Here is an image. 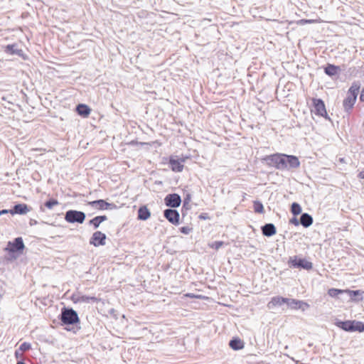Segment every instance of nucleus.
<instances>
[{"label":"nucleus","instance_id":"f3484780","mask_svg":"<svg viewBox=\"0 0 364 364\" xmlns=\"http://www.w3.org/2000/svg\"><path fill=\"white\" fill-rule=\"evenodd\" d=\"M357 98L355 97L350 96L347 95L346 97L343 102V106L345 112L349 113L353 109Z\"/></svg>","mask_w":364,"mask_h":364},{"label":"nucleus","instance_id":"a211bd4d","mask_svg":"<svg viewBox=\"0 0 364 364\" xmlns=\"http://www.w3.org/2000/svg\"><path fill=\"white\" fill-rule=\"evenodd\" d=\"M183 161H184L183 159L179 160V159H175L173 158H170L169 166L173 171L181 172L183 169Z\"/></svg>","mask_w":364,"mask_h":364},{"label":"nucleus","instance_id":"f8f14e48","mask_svg":"<svg viewBox=\"0 0 364 364\" xmlns=\"http://www.w3.org/2000/svg\"><path fill=\"white\" fill-rule=\"evenodd\" d=\"M286 169L296 168L300 166V161L296 156L284 154Z\"/></svg>","mask_w":364,"mask_h":364},{"label":"nucleus","instance_id":"c03bdc74","mask_svg":"<svg viewBox=\"0 0 364 364\" xmlns=\"http://www.w3.org/2000/svg\"><path fill=\"white\" fill-rule=\"evenodd\" d=\"M9 213H10L9 210H6V209L1 210H0V216L3 214H6Z\"/></svg>","mask_w":364,"mask_h":364},{"label":"nucleus","instance_id":"20e7f679","mask_svg":"<svg viewBox=\"0 0 364 364\" xmlns=\"http://www.w3.org/2000/svg\"><path fill=\"white\" fill-rule=\"evenodd\" d=\"M290 267L309 270L312 269L313 264L305 259L299 258L297 256L290 257L288 261Z\"/></svg>","mask_w":364,"mask_h":364},{"label":"nucleus","instance_id":"6ab92c4d","mask_svg":"<svg viewBox=\"0 0 364 364\" xmlns=\"http://www.w3.org/2000/svg\"><path fill=\"white\" fill-rule=\"evenodd\" d=\"M262 232L266 237H272L277 232V229L273 223H267L262 227Z\"/></svg>","mask_w":364,"mask_h":364},{"label":"nucleus","instance_id":"c9c22d12","mask_svg":"<svg viewBox=\"0 0 364 364\" xmlns=\"http://www.w3.org/2000/svg\"><path fill=\"white\" fill-rule=\"evenodd\" d=\"M345 291H346L345 293L348 294L350 296H358V295L360 294V291L359 290H349V289H346Z\"/></svg>","mask_w":364,"mask_h":364},{"label":"nucleus","instance_id":"412c9836","mask_svg":"<svg viewBox=\"0 0 364 364\" xmlns=\"http://www.w3.org/2000/svg\"><path fill=\"white\" fill-rule=\"evenodd\" d=\"M5 53L9 55H23V50L18 49L16 44L7 45L5 48Z\"/></svg>","mask_w":364,"mask_h":364},{"label":"nucleus","instance_id":"ea45409f","mask_svg":"<svg viewBox=\"0 0 364 364\" xmlns=\"http://www.w3.org/2000/svg\"><path fill=\"white\" fill-rule=\"evenodd\" d=\"M98 219V220L102 223V222L105 221L107 220V218L106 215H99V216H96Z\"/></svg>","mask_w":364,"mask_h":364},{"label":"nucleus","instance_id":"f03ea898","mask_svg":"<svg viewBox=\"0 0 364 364\" xmlns=\"http://www.w3.org/2000/svg\"><path fill=\"white\" fill-rule=\"evenodd\" d=\"M336 326L342 330L347 332H363L364 331V323L358 321H336L335 323Z\"/></svg>","mask_w":364,"mask_h":364},{"label":"nucleus","instance_id":"7ed1b4c3","mask_svg":"<svg viewBox=\"0 0 364 364\" xmlns=\"http://www.w3.org/2000/svg\"><path fill=\"white\" fill-rule=\"evenodd\" d=\"M267 164L275 167L277 169L284 170L286 169V164L284 161V154H274L267 156L264 158Z\"/></svg>","mask_w":364,"mask_h":364},{"label":"nucleus","instance_id":"72a5a7b5","mask_svg":"<svg viewBox=\"0 0 364 364\" xmlns=\"http://www.w3.org/2000/svg\"><path fill=\"white\" fill-rule=\"evenodd\" d=\"M223 244L224 243L222 241H215L210 245V247L218 250L223 245Z\"/></svg>","mask_w":364,"mask_h":364},{"label":"nucleus","instance_id":"e433bc0d","mask_svg":"<svg viewBox=\"0 0 364 364\" xmlns=\"http://www.w3.org/2000/svg\"><path fill=\"white\" fill-rule=\"evenodd\" d=\"M15 357L18 360H23V353L22 352L18 349L15 351Z\"/></svg>","mask_w":364,"mask_h":364},{"label":"nucleus","instance_id":"1a4fd4ad","mask_svg":"<svg viewBox=\"0 0 364 364\" xmlns=\"http://www.w3.org/2000/svg\"><path fill=\"white\" fill-rule=\"evenodd\" d=\"M165 205L171 208H176L180 206L181 198L177 193L168 194L164 198Z\"/></svg>","mask_w":364,"mask_h":364},{"label":"nucleus","instance_id":"a878e982","mask_svg":"<svg viewBox=\"0 0 364 364\" xmlns=\"http://www.w3.org/2000/svg\"><path fill=\"white\" fill-rule=\"evenodd\" d=\"M100 299L95 296L82 295L80 296L81 303H97Z\"/></svg>","mask_w":364,"mask_h":364},{"label":"nucleus","instance_id":"7c9ffc66","mask_svg":"<svg viewBox=\"0 0 364 364\" xmlns=\"http://www.w3.org/2000/svg\"><path fill=\"white\" fill-rule=\"evenodd\" d=\"M89 224L90 225H92L95 229H97L99 228L101 223L98 220L97 217H95L94 218L89 221Z\"/></svg>","mask_w":364,"mask_h":364},{"label":"nucleus","instance_id":"a18cd8bd","mask_svg":"<svg viewBox=\"0 0 364 364\" xmlns=\"http://www.w3.org/2000/svg\"><path fill=\"white\" fill-rule=\"evenodd\" d=\"M358 177H359L360 178L364 179V171H360V172L359 173V174H358Z\"/></svg>","mask_w":364,"mask_h":364},{"label":"nucleus","instance_id":"2f4dec72","mask_svg":"<svg viewBox=\"0 0 364 364\" xmlns=\"http://www.w3.org/2000/svg\"><path fill=\"white\" fill-rule=\"evenodd\" d=\"M58 205V202L57 200L50 198L47 200V208H52L54 205Z\"/></svg>","mask_w":364,"mask_h":364},{"label":"nucleus","instance_id":"6e6552de","mask_svg":"<svg viewBox=\"0 0 364 364\" xmlns=\"http://www.w3.org/2000/svg\"><path fill=\"white\" fill-rule=\"evenodd\" d=\"M87 205L98 210H112L117 208L114 203H109L103 199L90 201Z\"/></svg>","mask_w":364,"mask_h":364},{"label":"nucleus","instance_id":"c756f323","mask_svg":"<svg viewBox=\"0 0 364 364\" xmlns=\"http://www.w3.org/2000/svg\"><path fill=\"white\" fill-rule=\"evenodd\" d=\"M31 348V345L30 343H27V342H23V343H21L18 348V349L21 351V352H26L28 350H30Z\"/></svg>","mask_w":364,"mask_h":364},{"label":"nucleus","instance_id":"423d86ee","mask_svg":"<svg viewBox=\"0 0 364 364\" xmlns=\"http://www.w3.org/2000/svg\"><path fill=\"white\" fill-rule=\"evenodd\" d=\"M24 247L25 246L22 237H18L15 238L13 241H9L5 250L10 254H14L16 252H22Z\"/></svg>","mask_w":364,"mask_h":364},{"label":"nucleus","instance_id":"79ce46f5","mask_svg":"<svg viewBox=\"0 0 364 364\" xmlns=\"http://www.w3.org/2000/svg\"><path fill=\"white\" fill-rule=\"evenodd\" d=\"M360 100L361 102H364V88L361 90V92L360 95Z\"/></svg>","mask_w":364,"mask_h":364},{"label":"nucleus","instance_id":"9d476101","mask_svg":"<svg viewBox=\"0 0 364 364\" xmlns=\"http://www.w3.org/2000/svg\"><path fill=\"white\" fill-rule=\"evenodd\" d=\"M164 218L173 225H178L180 215L177 210L173 208H168L164 211Z\"/></svg>","mask_w":364,"mask_h":364},{"label":"nucleus","instance_id":"5701e85b","mask_svg":"<svg viewBox=\"0 0 364 364\" xmlns=\"http://www.w3.org/2000/svg\"><path fill=\"white\" fill-rule=\"evenodd\" d=\"M360 88V82L359 81H354L347 92V95L357 98L359 90Z\"/></svg>","mask_w":364,"mask_h":364},{"label":"nucleus","instance_id":"4be33fe9","mask_svg":"<svg viewBox=\"0 0 364 364\" xmlns=\"http://www.w3.org/2000/svg\"><path fill=\"white\" fill-rule=\"evenodd\" d=\"M151 216V213L146 206L143 205L139 207L138 209V217L137 218L141 220H146Z\"/></svg>","mask_w":364,"mask_h":364},{"label":"nucleus","instance_id":"b1692460","mask_svg":"<svg viewBox=\"0 0 364 364\" xmlns=\"http://www.w3.org/2000/svg\"><path fill=\"white\" fill-rule=\"evenodd\" d=\"M229 346L232 349L238 350L244 348V343L239 338H233L230 341Z\"/></svg>","mask_w":364,"mask_h":364},{"label":"nucleus","instance_id":"2eb2a0df","mask_svg":"<svg viewBox=\"0 0 364 364\" xmlns=\"http://www.w3.org/2000/svg\"><path fill=\"white\" fill-rule=\"evenodd\" d=\"M324 73L329 77L338 75L341 72L340 66L328 63L323 68Z\"/></svg>","mask_w":364,"mask_h":364},{"label":"nucleus","instance_id":"49530a36","mask_svg":"<svg viewBox=\"0 0 364 364\" xmlns=\"http://www.w3.org/2000/svg\"><path fill=\"white\" fill-rule=\"evenodd\" d=\"M17 364H26L23 362V360H18Z\"/></svg>","mask_w":364,"mask_h":364},{"label":"nucleus","instance_id":"f704fd0d","mask_svg":"<svg viewBox=\"0 0 364 364\" xmlns=\"http://www.w3.org/2000/svg\"><path fill=\"white\" fill-rule=\"evenodd\" d=\"M82 296V295H80V293L74 294L72 296V300L73 301L74 303H81V301H80V296Z\"/></svg>","mask_w":364,"mask_h":364},{"label":"nucleus","instance_id":"473e14b6","mask_svg":"<svg viewBox=\"0 0 364 364\" xmlns=\"http://www.w3.org/2000/svg\"><path fill=\"white\" fill-rule=\"evenodd\" d=\"M179 230L183 234L188 235L192 231V228L188 226H183L180 228Z\"/></svg>","mask_w":364,"mask_h":364},{"label":"nucleus","instance_id":"39448f33","mask_svg":"<svg viewBox=\"0 0 364 364\" xmlns=\"http://www.w3.org/2000/svg\"><path fill=\"white\" fill-rule=\"evenodd\" d=\"M85 213L75 210H69L65 213V220L70 223H82L85 219Z\"/></svg>","mask_w":364,"mask_h":364},{"label":"nucleus","instance_id":"37998d69","mask_svg":"<svg viewBox=\"0 0 364 364\" xmlns=\"http://www.w3.org/2000/svg\"><path fill=\"white\" fill-rule=\"evenodd\" d=\"M38 223V221L35 219H31L29 221L30 225L33 226L34 225H36Z\"/></svg>","mask_w":364,"mask_h":364},{"label":"nucleus","instance_id":"4468645a","mask_svg":"<svg viewBox=\"0 0 364 364\" xmlns=\"http://www.w3.org/2000/svg\"><path fill=\"white\" fill-rule=\"evenodd\" d=\"M289 298H284L280 296H274L267 304V308L272 309L275 306H280L284 304L287 305Z\"/></svg>","mask_w":364,"mask_h":364},{"label":"nucleus","instance_id":"4c0bfd02","mask_svg":"<svg viewBox=\"0 0 364 364\" xmlns=\"http://www.w3.org/2000/svg\"><path fill=\"white\" fill-rule=\"evenodd\" d=\"M190 200H191V195L190 194H187L186 196L183 199V207L185 208L187 205H188Z\"/></svg>","mask_w":364,"mask_h":364},{"label":"nucleus","instance_id":"0eeeda50","mask_svg":"<svg viewBox=\"0 0 364 364\" xmlns=\"http://www.w3.org/2000/svg\"><path fill=\"white\" fill-rule=\"evenodd\" d=\"M314 112L316 115L330 119L326 109L324 102L321 99L313 98Z\"/></svg>","mask_w":364,"mask_h":364},{"label":"nucleus","instance_id":"393cba45","mask_svg":"<svg viewBox=\"0 0 364 364\" xmlns=\"http://www.w3.org/2000/svg\"><path fill=\"white\" fill-rule=\"evenodd\" d=\"M76 112L79 115L86 117L90 114L91 109L85 104H79L76 107Z\"/></svg>","mask_w":364,"mask_h":364},{"label":"nucleus","instance_id":"a19ab883","mask_svg":"<svg viewBox=\"0 0 364 364\" xmlns=\"http://www.w3.org/2000/svg\"><path fill=\"white\" fill-rule=\"evenodd\" d=\"M199 218L200 219H203V220L208 219V214L207 213H202V214H200L199 215Z\"/></svg>","mask_w":364,"mask_h":364},{"label":"nucleus","instance_id":"58836bf2","mask_svg":"<svg viewBox=\"0 0 364 364\" xmlns=\"http://www.w3.org/2000/svg\"><path fill=\"white\" fill-rule=\"evenodd\" d=\"M289 223L296 225V226H298L299 225H301L300 224V220H298L296 218L294 217L292 218L290 220H289Z\"/></svg>","mask_w":364,"mask_h":364},{"label":"nucleus","instance_id":"ddd939ff","mask_svg":"<svg viewBox=\"0 0 364 364\" xmlns=\"http://www.w3.org/2000/svg\"><path fill=\"white\" fill-rule=\"evenodd\" d=\"M287 306L293 309H301L303 311L309 308V304L306 302L294 299H289Z\"/></svg>","mask_w":364,"mask_h":364},{"label":"nucleus","instance_id":"c85d7f7f","mask_svg":"<svg viewBox=\"0 0 364 364\" xmlns=\"http://www.w3.org/2000/svg\"><path fill=\"white\" fill-rule=\"evenodd\" d=\"M254 210L257 213H264V206L262 203L259 200L254 201L253 204Z\"/></svg>","mask_w":364,"mask_h":364},{"label":"nucleus","instance_id":"cd10ccee","mask_svg":"<svg viewBox=\"0 0 364 364\" xmlns=\"http://www.w3.org/2000/svg\"><path fill=\"white\" fill-rule=\"evenodd\" d=\"M346 292L345 290L331 288L328 289V294L331 297H337L340 294H343Z\"/></svg>","mask_w":364,"mask_h":364},{"label":"nucleus","instance_id":"bb28decb","mask_svg":"<svg viewBox=\"0 0 364 364\" xmlns=\"http://www.w3.org/2000/svg\"><path fill=\"white\" fill-rule=\"evenodd\" d=\"M291 212L294 216L299 215L301 213V205L298 203L294 202L291 206Z\"/></svg>","mask_w":364,"mask_h":364},{"label":"nucleus","instance_id":"9b49d317","mask_svg":"<svg viewBox=\"0 0 364 364\" xmlns=\"http://www.w3.org/2000/svg\"><path fill=\"white\" fill-rule=\"evenodd\" d=\"M107 236L105 233L101 231L95 232L90 239V244L95 246H103L105 245Z\"/></svg>","mask_w":364,"mask_h":364},{"label":"nucleus","instance_id":"aec40b11","mask_svg":"<svg viewBox=\"0 0 364 364\" xmlns=\"http://www.w3.org/2000/svg\"><path fill=\"white\" fill-rule=\"evenodd\" d=\"M300 224L304 228H309L311 226L313 223V218L311 215H309L307 213H304L301 215L300 217Z\"/></svg>","mask_w":364,"mask_h":364},{"label":"nucleus","instance_id":"f257e3e1","mask_svg":"<svg viewBox=\"0 0 364 364\" xmlns=\"http://www.w3.org/2000/svg\"><path fill=\"white\" fill-rule=\"evenodd\" d=\"M63 325L72 326L71 328H65L68 331L77 334L81 329L80 320L76 311L72 308L63 307L58 316Z\"/></svg>","mask_w":364,"mask_h":364},{"label":"nucleus","instance_id":"dca6fc26","mask_svg":"<svg viewBox=\"0 0 364 364\" xmlns=\"http://www.w3.org/2000/svg\"><path fill=\"white\" fill-rule=\"evenodd\" d=\"M28 207L25 203H18L14 205L12 209L9 210L11 215L20 214L23 215L28 212Z\"/></svg>","mask_w":364,"mask_h":364}]
</instances>
